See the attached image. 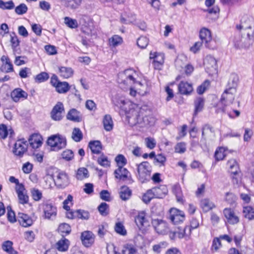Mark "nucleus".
Listing matches in <instances>:
<instances>
[{
    "label": "nucleus",
    "mask_w": 254,
    "mask_h": 254,
    "mask_svg": "<svg viewBox=\"0 0 254 254\" xmlns=\"http://www.w3.org/2000/svg\"><path fill=\"white\" fill-rule=\"evenodd\" d=\"M119 104L121 109L125 112L129 125H138L143 116V110L128 100H121Z\"/></svg>",
    "instance_id": "1"
},
{
    "label": "nucleus",
    "mask_w": 254,
    "mask_h": 254,
    "mask_svg": "<svg viewBox=\"0 0 254 254\" xmlns=\"http://www.w3.org/2000/svg\"><path fill=\"white\" fill-rule=\"evenodd\" d=\"M236 92V89L235 88H229L224 91L218 105V111L220 110L223 112L226 111V107L232 104L235 99Z\"/></svg>",
    "instance_id": "2"
},
{
    "label": "nucleus",
    "mask_w": 254,
    "mask_h": 254,
    "mask_svg": "<svg viewBox=\"0 0 254 254\" xmlns=\"http://www.w3.org/2000/svg\"><path fill=\"white\" fill-rule=\"evenodd\" d=\"M151 167L147 162L137 165V178L141 183L149 181L151 179Z\"/></svg>",
    "instance_id": "3"
},
{
    "label": "nucleus",
    "mask_w": 254,
    "mask_h": 254,
    "mask_svg": "<svg viewBox=\"0 0 254 254\" xmlns=\"http://www.w3.org/2000/svg\"><path fill=\"white\" fill-rule=\"evenodd\" d=\"M120 76L122 80L129 79V84H134L133 88L137 90H140V87L143 86L141 82L136 80L137 74L135 70L132 69H126L124 71L120 72Z\"/></svg>",
    "instance_id": "4"
},
{
    "label": "nucleus",
    "mask_w": 254,
    "mask_h": 254,
    "mask_svg": "<svg viewBox=\"0 0 254 254\" xmlns=\"http://www.w3.org/2000/svg\"><path fill=\"white\" fill-rule=\"evenodd\" d=\"M47 143L53 148V150L58 151L65 147L66 142L64 137L55 135L49 138Z\"/></svg>",
    "instance_id": "5"
},
{
    "label": "nucleus",
    "mask_w": 254,
    "mask_h": 254,
    "mask_svg": "<svg viewBox=\"0 0 254 254\" xmlns=\"http://www.w3.org/2000/svg\"><path fill=\"white\" fill-rule=\"evenodd\" d=\"M206 71L211 76L217 73V64L215 58L211 55H207L204 60Z\"/></svg>",
    "instance_id": "6"
},
{
    "label": "nucleus",
    "mask_w": 254,
    "mask_h": 254,
    "mask_svg": "<svg viewBox=\"0 0 254 254\" xmlns=\"http://www.w3.org/2000/svg\"><path fill=\"white\" fill-rule=\"evenodd\" d=\"M44 212V218L51 220L57 216V210L55 206L49 202H44L41 204Z\"/></svg>",
    "instance_id": "7"
},
{
    "label": "nucleus",
    "mask_w": 254,
    "mask_h": 254,
    "mask_svg": "<svg viewBox=\"0 0 254 254\" xmlns=\"http://www.w3.org/2000/svg\"><path fill=\"white\" fill-rule=\"evenodd\" d=\"M169 218L174 225L180 224L185 219V213L178 209L171 208L170 210Z\"/></svg>",
    "instance_id": "8"
},
{
    "label": "nucleus",
    "mask_w": 254,
    "mask_h": 254,
    "mask_svg": "<svg viewBox=\"0 0 254 254\" xmlns=\"http://www.w3.org/2000/svg\"><path fill=\"white\" fill-rule=\"evenodd\" d=\"M27 147L28 144L24 139H19L14 144L13 153L15 156L21 157L27 151Z\"/></svg>",
    "instance_id": "9"
},
{
    "label": "nucleus",
    "mask_w": 254,
    "mask_h": 254,
    "mask_svg": "<svg viewBox=\"0 0 254 254\" xmlns=\"http://www.w3.org/2000/svg\"><path fill=\"white\" fill-rule=\"evenodd\" d=\"M151 223L157 233L165 234L168 232V225L164 220L160 219H153Z\"/></svg>",
    "instance_id": "10"
},
{
    "label": "nucleus",
    "mask_w": 254,
    "mask_h": 254,
    "mask_svg": "<svg viewBox=\"0 0 254 254\" xmlns=\"http://www.w3.org/2000/svg\"><path fill=\"white\" fill-rule=\"evenodd\" d=\"M54 182L56 186L59 188H64L69 183V180L67 175L63 172L58 173L55 176Z\"/></svg>",
    "instance_id": "11"
},
{
    "label": "nucleus",
    "mask_w": 254,
    "mask_h": 254,
    "mask_svg": "<svg viewBox=\"0 0 254 254\" xmlns=\"http://www.w3.org/2000/svg\"><path fill=\"white\" fill-rule=\"evenodd\" d=\"M64 111L63 104L60 102H58L54 107L51 113L52 119L55 121H60L63 118L62 114L64 112Z\"/></svg>",
    "instance_id": "12"
},
{
    "label": "nucleus",
    "mask_w": 254,
    "mask_h": 254,
    "mask_svg": "<svg viewBox=\"0 0 254 254\" xmlns=\"http://www.w3.org/2000/svg\"><path fill=\"white\" fill-rule=\"evenodd\" d=\"M223 214L228 223L231 225L237 224L239 222V218L235 211L230 208H226L223 210Z\"/></svg>",
    "instance_id": "13"
},
{
    "label": "nucleus",
    "mask_w": 254,
    "mask_h": 254,
    "mask_svg": "<svg viewBox=\"0 0 254 254\" xmlns=\"http://www.w3.org/2000/svg\"><path fill=\"white\" fill-rule=\"evenodd\" d=\"M190 234L191 229L189 226L178 227L177 230L172 233V236L170 235V237L171 239H174L175 237L182 239L189 236Z\"/></svg>",
    "instance_id": "14"
},
{
    "label": "nucleus",
    "mask_w": 254,
    "mask_h": 254,
    "mask_svg": "<svg viewBox=\"0 0 254 254\" xmlns=\"http://www.w3.org/2000/svg\"><path fill=\"white\" fill-rule=\"evenodd\" d=\"M236 27L240 31L244 30L245 32L247 29L254 28V22L252 18L245 16L242 18L240 24L237 25Z\"/></svg>",
    "instance_id": "15"
},
{
    "label": "nucleus",
    "mask_w": 254,
    "mask_h": 254,
    "mask_svg": "<svg viewBox=\"0 0 254 254\" xmlns=\"http://www.w3.org/2000/svg\"><path fill=\"white\" fill-rule=\"evenodd\" d=\"M28 141L30 146L33 148L36 149L42 145V137L38 133H34L30 136Z\"/></svg>",
    "instance_id": "16"
},
{
    "label": "nucleus",
    "mask_w": 254,
    "mask_h": 254,
    "mask_svg": "<svg viewBox=\"0 0 254 254\" xmlns=\"http://www.w3.org/2000/svg\"><path fill=\"white\" fill-rule=\"evenodd\" d=\"M18 220L23 227H27L32 225L33 224V220L32 218L23 213L19 212L17 215Z\"/></svg>",
    "instance_id": "17"
},
{
    "label": "nucleus",
    "mask_w": 254,
    "mask_h": 254,
    "mask_svg": "<svg viewBox=\"0 0 254 254\" xmlns=\"http://www.w3.org/2000/svg\"><path fill=\"white\" fill-rule=\"evenodd\" d=\"M81 238L83 244L86 247L91 246L94 242V235L90 231H85L82 233Z\"/></svg>",
    "instance_id": "18"
},
{
    "label": "nucleus",
    "mask_w": 254,
    "mask_h": 254,
    "mask_svg": "<svg viewBox=\"0 0 254 254\" xmlns=\"http://www.w3.org/2000/svg\"><path fill=\"white\" fill-rule=\"evenodd\" d=\"M27 93L21 88H16L11 93V97L13 101L17 102L20 98L27 99Z\"/></svg>",
    "instance_id": "19"
},
{
    "label": "nucleus",
    "mask_w": 254,
    "mask_h": 254,
    "mask_svg": "<svg viewBox=\"0 0 254 254\" xmlns=\"http://www.w3.org/2000/svg\"><path fill=\"white\" fill-rule=\"evenodd\" d=\"M62 4L66 8L75 10L79 7L83 0H61Z\"/></svg>",
    "instance_id": "20"
},
{
    "label": "nucleus",
    "mask_w": 254,
    "mask_h": 254,
    "mask_svg": "<svg viewBox=\"0 0 254 254\" xmlns=\"http://www.w3.org/2000/svg\"><path fill=\"white\" fill-rule=\"evenodd\" d=\"M155 198H162L168 193V189L165 185L152 188Z\"/></svg>",
    "instance_id": "21"
},
{
    "label": "nucleus",
    "mask_w": 254,
    "mask_h": 254,
    "mask_svg": "<svg viewBox=\"0 0 254 254\" xmlns=\"http://www.w3.org/2000/svg\"><path fill=\"white\" fill-rule=\"evenodd\" d=\"M155 122V119L152 116H142L137 126L140 127L153 125Z\"/></svg>",
    "instance_id": "22"
},
{
    "label": "nucleus",
    "mask_w": 254,
    "mask_h": 254,
    "mask_svg": "<svg viewBox=\"0 0 254 254\" xmlns=\"http://www.w3.org/2000/svg\"><path fill=\"white\" fill-rule=\"evenodd\" d=\"M179 92L183 95H189L193 90L192 85L187 82L182 81L178 85Z\"/></svg>",
    "instance_id": "23"
},
{
    "label": "nucleus",
    "mask_w": 254,
    "mask_h": 254,
    "mask_svg": "<svg viewBox=\"0 0 254 254\" xmlns=\"http://www.w3.org/2000/svg\"><path fill=\"white\" fill-rule=\"evenodd\" d=\"M67 120L74 122L81 121V115L80 113L75 109L70 110L66 115Z\"/></svg>",
    "instance_id": "24"
},
{
    "label": "nucleus",
    "mask_w": 254,
    "mask_h": 254,
    "mask_svg": "<svg viewBox=\"0 0 254 254\" xmlns=\"http://www.w3.org/2000/svg\"><path fill=\"white\" fill-rule=\"evenodd\" d=\"M135 222L139 227L148 225V222L146 217V213L144 211L139 212L135 218Z\"/></svg>",
    "instance_id": "25"
},
{
    "label": "nucleus",
    "mask_w": 254,
    "mask_h": 254,
    "mask_svg": "<svg viewBox=\"0 0 254 254\" xmlns=\"http://www.w3.org/2000/svg\"><path fill=\"white\" fill-rule=\"evenodd\" d=\"M129 172L127 170L123 167H118L115 171V178L121 180H125L127 178Z\"/></svg>",
    "instance_id": "26"
},
{
    "label": "nucleus",
    "mask_w": 254,
    "mask_h": 254,
    "mask_svg": "<svg viewBox=\"0 0 254 254\" xmlns=\"http://www.w3.org/2000/svg\"><path fill=\"white\" fill-rule=\"evenodd\" d=\"M200 207L204 212H208L213 208L215 205L213 202L208 198L202 199L200 201Z\"/></svg>",
    "instance_id": "27"
},
{
    "label": "nucleus",
    "mask_w": 254,
    "mask_h": 254,
    "mask_svg": "<svg viewBox=\"0 0 254 254\" xmlns=\"http://www.w3.org/2000/svg\"><path fill=\"white\" fill-rule=\"evenodd\" d=\"M200 38L202 42L207 44L212 40L210 31L207 28H203L200 31Z\"/></svg>",
    "instance_id": "28"
},
{
    "label": "nucleus",
    "mask_w": 254,
    "mask_h": 254,
    "mask_svg": "<svg viewBox=\"0 0 254 254\" xmlns=\"http://www.w3.org/2000/svg\"><path fill=\"white\" fill-rule=\"evenodd\" d=\"M194 112L193 116H196L198 112L201 111L204 105V99L200 97L196 98L194 101Z\"/></svg>",
    "instance_id": "29"
},
{
    "label": "nucleus",
    "mask_w": 254,
    "mask_h": 254,
    "mask_svg": "<svg viewBox=\"0 0 254 254\" xmlns=\"http://www.w3.org/2000/svg\"><path fill=\"white\" fill-rule=\"evenodd\" d=\"M164 54L163 53H150V58L153 59L155 64L162 65L164 63Z\"/></svg>",
    "instance_id": "30"
},
{
    "label": "nucleus",
    "mask_w": 254,
    "mask_h": 254,
    "mask_svg": "<svg viewBox=\"0 0 254 254\" xmlns=\"http://www.w3.org/2000/svg\"><path fill=\"white\" fill-rule=\"evenodd\" d=\"M227 166L232 174L236 175L238 173L239 166L237 162L234 159H231L227 162Z\"/></svg>",
    "instance_id": "31"
},
{
    "label": "nucleus",
    "mask_w": 254,
    "mask_h": 254,
    "mask_svg": "<svg viewBox=\"0 0 254 254\" xmlns=\"http://www.w3.org/2000/svg\"><path fill=\"white\" fill-rule=\"evenodd\" d=\"M69 245V241L63 238L56 243L57 249L61 252H65L68 250Z\"/></svg>",
    "instance_id": "32"
},
{
    "label": "nucleus",
    "mask_w": 254,
    "mask_h": 254,
    "mask_svg": "<svg viewBox=\"0 0 254 254\" xmlns=\"http://www.w3.org/2000/svg\"><path fill=\"white\" fill-rule=\"evenodd\" d=\"M92 152L94 154H99L102 149L101 143L100 141H91L88 145Z\"/></svg>",
    "instance_id": "33"
},
{
    "label": "nucleus",
    "mask_w": 254,
    "mask_h": 254,
    "mask_svg": "<svg viewBox=\"0 0 254 254\" xmlns=\"http://www.w3.org/2000/svg\"><path fill=\"white\" fill-rule=\"evenodd\" d=\"M243 213L244 216L249 220L254 219V208L251 206L243 207Z\"/></svg>",
    "instance_id": "34"
},
{
    "label": "nucleus",
    "mask_w": 254,
    "mask_h": 254,
    "mask_svg": "<svg viewBox=\"0 0 254 254\" xmlns=\"http://www.w3.org/2000/svg\"><path fill=\"white\" fill-rule=\"evenodd\" d=\"M103 124L104 129L108 131L112 130L113 127V122L110 115H106L103 120Z\"/></svg>",
    "instance_id": "35"
},
{
    "label": "nucleus",
    "mask_w": 254,
    "mask_h": 254,
    "mask_svg": "<svg viewBox=\"0 0 254 254\" xmlns=\"http://www.w3.org/2000/svg\"><path fill=\"white\" fill-rule=\"evenodd\" d=\"M172 191L176 195L177 201L183 203L184 199L180 186L179 184L174 185L172 187Z\"/></svg>",
    "instance_id": "36"
},
{
    "label": "nucleus",
    "mask_w": 254,
    "mask_h": 254,
    "mask_svg": "<svg viewBox=\"0 0 254 254\" xmlns=\"http://www.w3.org/2000/svg\"><path fill=\"white\" fill-rule=\"evenodd\" d=\"M73 71L70 67L62 66L59 68L60 75L64 78H68L71 77Z\"/></svg>",
    "instance_id": "37"
},
{
    "label": "nucleus",
    "mask_w": 254,
    "mask_h": 254,
    "mask_svg": "<svg viewBox=\"0 0 254 254\" xmlns=\"http://www.w3.org/2000/svg\"><path fill=\"white\" fill-rule=\"evenodd\" d=\"M56 90L59 93H65L68 92L70 89L69 84L65 81H61L56 87Z\"/></svg>",
    "instance_id": "38"
},
{
    "label": "nucleus",
    "mask_w": 254,
    "mask_h": 254,
    "mask_svg": "<svg viewBox=\"0 0 254 254\" xmlns=\"http://www.w3.org/2000/svg\"><path fill=\"white\" fill-rule=\"evenodd\" d=\"M89 177V173L87 169L82 167L79 168L76 172V178L78 180H83Z\"/></svg>",
    "instance_id": "39"
},
{
    "label": "nucleus",
    "mask_w": 254,
    "mask_h": 254,
    "mask_svg": "<svg viewBox=\"0 0 254 254\" xmlns=\"http://www.w3.org/2000/svg\"><path fill=\"white\" fill-rule=\"evenodd\" d=\"M244 30L240 31L242 36L246 40L253 41L254 39V28L247 29L245 32Z\"/></svg>",
    "instance_id": "40"
},
{
    "label": "nucleus",
    "mask_w": 254,
    "mask_h": 254,
    "mask_svg": "<svg viewBox=\"0 0 254 254\" xmlns=\"http://www.w3.org/2000/svg\"><path fill=\"white\" fill-rule=\"evenodd\" d=\"M131 194V191L127 186H123L121 189L120 192V197L122 200H126L128 199Z\"/></svg>",
    "instance_id": "41"
},
{
    "label": "nucleus",
    "mask_w": 254,
    "mask_h": 254,
    "mask_svg": "<svg viewBox=\"0 0 254 254\" xmlns=\"http://www.w3.org/2000/svg\"><path fill=\"white\" fill-rule=\"evenodd\" d=\"M11 241H6L2 244V250L9 254H16L17 252L13 249Z\"/></svg>",
    "instance_id": "42"
},
{
    "label": "nucleus",
    "mask_w": 254,
    "mask_h": 254,
    "mask_svg": "<svg viewBox=\"0 0 254 254\" xmlns=\"http://www.w3.org/2000/svg\"><path fill=\"white\" fill-rule=\"evenodd\" d=\"M109 42L110 46L115 47L121 45L123 43V40L121 36L115 35L109 39Z\"/></svg>",
    "instance_id": "43"
},
{
    "label": "nucleus",
    "mask_w": 254,
    "mask_h": 254,
    "mask_svg": "<svg viewBox=\"0 0 254 254\" xmlns=\"http://www.w3.org/2000/svg\"><path fill=\"white\" fill-rule=\"evenodd\" d=\"M58 231L63 236H64L70 233L71 228L68 224L63 223L60 225L58 228Z\"/></svg>",
    "instance_id": "44"
},
{
    "label": "nucleus",
    "mask_w": 254,
    "mask_h": 254,
    "mask_svg": "<svg viewBox=\"0 0 254 254\" xmlns=\"http://www.w3.org/2000/svg\"><path fill=\"white\" fill-rule=\"evenodd\" d=\"M114 229L116 232L120 235L126 236L127 234V230L122 222L116 223Z\"/></svg>",
    "instance_id": "45"
},
{
    "label": "nucleus",
    "mask_w": 254,
    "mask_h": 254,
    "mask_svg": "<svg viewBox=\"0 0 254 254\" xmlns=\"http://www.w3.org/2000/svg\"><path fill=\"white\" fill-rule=\"evenodd\" d=\"M154 198H155V195H154V192L152 190V189H149L146 191V192L144 193L142 196V201L145 203H148L150 202L151 200Z\"/></svg>",
    "instance_id": "46"
},
{
    "label": "nucleus",
    "mask_w": 254,
    "mask_h": 254,
    "mask_svg": "<svg viewBox=\"0 0 254 254\" xmlns=\"http://www.w3.org/2000/svg\"><path fill=\"white\" fill-rule=\"evenodd\" d=\"M239 81V77L237 74L232 73L230 75L229 81H228V85L229 86V88H235L237 85L238 82Z\"/></svg>",
    "instance_id": "47"
},
{
    "label": "nucleus",
    "mask_w": 254,
    "mask_h": 254,
    "mask_svg": "<svg viewBox=\"0 0 254 254\" xmlns=\"http://www.w3.org/2000/svg\"><path fill=\"white\" fill-rule=\"evenodd\" d=\"M225 200L231 206H235L236 205L237 197L232 193L227 192L226 194Z\"/></svg>",
    "instance_id": "48"
},
{
    "label": "nucleus",
    "mask_w": 254,
    "mask_h": 254,
    "mask_svg": "<svg viewBox=\"0 0 254 254\" xmlns=\"http://www.w3.org/2000/svg\"><path fill=\"white\" fill-rule=\"evenodd\" d=\"M100 214L103 216H107L109 213V205L105 202L101 203L98 207Z\"/></svg>",
    "instance_id": "49"
},
{
    "label": "nucleus",
    "mask_w": 254,
    "mask_h": 254,
    "mask_svg": "<svg viewBox=\"0 0 254 254\" xmlns=\"http://www.w3.org/2000/svg\"><path fill=\"white\" fill-rule=\"evenodd\" d=\"M210 85V82L208 80H205L197 88V92L198 94H202L207 90Z\"/></svg>",
    "instance_id": "50"
},
{
    "label": "nucleus",
    "mask_w": 254,
    "mask_h": 254,
    "mask_svg": "<svg viewBox=\"0 0 254 254\" xmlns=\"http://www.w3.org/2000/svg\"><path fill=\"white\" fill-rule=\"evenodd\" d=\"M14 4L12 0L4 2L0 0V8L3 10H11L14 8Z\"/></svg>",
    "instance_id": "51"
},
{
    "label": "nucleus",
    "mask_w": 254,
    "mask_h": 254,
    "mask_svg": "<svg viewBox=\"0 0 254 254\" xmlns=\"http://www.w3.org/2000/svg\"><path fill=\"white\" fill-rule=\"evenodd\" d=\"M64 22L68 27L70 28H75L78 27V23L77 20L69 17H64Z\"/></svg>",
    "instance_id": "52"
},
{
    "label": "nucleus",
    "mask_w": 254,
    "mask_h": 254,
    "mask_svg": "<svg viewBox=\"0 0 254 254\" xmlns=\"http://www.w3.org/2000/svg\"><path fill=\"white\" fill-rule=\"evenodd\" d=\"M83 137L82 133L79 128H74L72 133V138L76 142L80 141Z\"/></svg>",
    "instance_id": "53"
},
{
    "label": "nucleus",
    "mask_w": 254,
    "mask_h": 254,
    "mask_svg": "<svg viewBox=\"0 0 254 254\" xmlns=\"http://www.w3.org/2000/svg\"><path fill=\"white\" fill-rule=\"evenodd\" d=\"M136 252L133 246L129 244L124 245L122 251L123 254H135Z\"/></svg>",
    "instance_id": "54"
},
{
    "label": "nucleus",
    "mask_w": 254,
    "mask_h": 254,
    "mask_svg": "<svg viewBox=\"0 0 254 254\" xmlns=\"http://www.w3.org/2000/svg\"><path fill=\"white\" fill-rule=\"evenodd\" d=\"M225 149L221 147L217 149L215 152V157L216 160L220 161L223 160L226 156Z\"/></svg>",
    "instance_id": "55"
},
{
    "label": "nucleus",
    "mask_w": 254,
    "mask_h": 254,
    "mask_svg": "<svg viewBox=\"0 0 254 254\" xmlns=\"http://www.w3.org/2000/svg\"><path fill=\"white\" fill-rule=\"evenodd\" d=\"M213 133L212 127L208 125H204L202 128V136L205 139V138L210 136Z\"/></svg>",
    "instance_id": "56"
},
{
    "label": "nucleus",
    "mask_w": 254,
    "mask_h": 254,
    "mask_svg": "<svg viewBox=\"0 0 254 254\" xmlns=\"http://www.w3.org/2000/svg\"><path fill=\"white\" fill-rule=\"evenodd\" d=\"M49 78V75L46 72H42L37 74L35 77V81L38 83H41L44 82L48 80Z\"/></svg>",
    "instance_id": "57"
},
{
    "label": "nucleus",
    "mask_w": 254,
    "mask_h": 254,
    "mask_svg": "<svg viewBox=\"0 0 254 254\" xmlns=\"http://www.w3.org/2000/svg\"><path fill=\"white\" fill-rule=\"evenodd\" d=\"M122 78L120 76V73L118 74V82L121 88H127L128 87H131L134 85V84H129V79H125V80L121 79Z\"/></svg>",
    "instance_id": "58"
},
{
    "label": "nucleus",
    "mask_w": 254,
    "mask_h": 254,
    "mask_svg": "<svg viewBox=\"0 0 254 254\" xmlns=\"http://www.w3.org/2000/svg\"><path fill=\"white\" fill-rule=\"evenodd\" d=\"M167 247V243L165 242H162L153 246V251L157 253H160L163 249Z\"/></svg>",
    "instance_id": "59"
},
{
    "label": "nucleus",
    "mask_w": 254,
    "mask_h": 254,
    "mask_svg": "<svg viewBox=\"0 0 254 254\" xmlns=\"http://www.w3.org/2000/svg\"><path fill=\"white\" fill-rule=\"evenodd\" d=\"M149 43V40L146 37L141 36L139 37L137 41V44L138 47L141 49L146 47Z\"/></svg>",
    "instance_id": "60"
},
{
    "label": "nucleus",
    "mask_w": 254,
    "mask_h": 254,
    "mask_svg": "<svg viewBox=\"0 0 254 254\" xmlns=\"http://www.w3.org/2000/svg\"><path fill=\"white\" fill-rule=\"evenodd\" d=\"M10 42L11 44L12 48L13 50H15V49L19 45L20 41L15 33L10 34Z\"/></svg>",
    "instance_id": "61"
},
{
    "label": "nucleus",
    "mask_w": 254,
    "mask_h": 254,
    "mask_svg": "<svg viewBox=\"0 0 254 254\" xmlns=\"http://www.w3.org/2000/svg\"><path fill=\"white\" fill-rule=\"evenodd\" d=\"M28 10V7L24 3H21L15 8V12L18 15H22L25 13Z\"/></svg>",
    "instance_id": "62"
},
{
    "label": "nucleus",
    "mask_w": 254,
    "mask_h": 254,
    "mask_svg": "<svg viewBox=\"0 0 254 254\" xmlns=\"http://www.w3.org/2000/svg\"><path fill=\"white\" fill-rule=\"evenodd\" d=\"M186 151V144L185 142L178 143L175 147V152L178 153H183Z\"/></svg>",
    "instance_id": "63"
},
{
    "label": "nucleus",
    "mask_w": 254,
    "mask_h": 254,
    "mask_svg": "<svg viewBox=\"0 0 254 254\" xmlns=\"http://www.w3.org/2000/svg\"><path fill=\"white\" fill-rule=\"evenodd\" d=\"M62 156L64 159L66 161H70L73 158L74 154L72 150L66 149L63 152Z\"/></svg>",
    "instance_id": "64"
}]
</instances>
